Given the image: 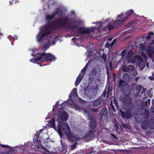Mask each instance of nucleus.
Instances as JSON below:
<instances>
[{
    "label": "nucleus",
    "mask_w": 154,
    "mask_h": 154,
    "mask_svg": "<svg viewBox=\"0 0 154 154\" xmlns=\"http://www.w3.org/2000/svg\"><path fill=\"white\" fill-rule=\"evenodd\" d=\"M51 23L54 24L52 25L51 24H46L42 26L40 32L37 36V41L40 42L43 40L44 38L49 34L51 32V28L53 29H64L67 31L68 29H78V32L81 34H88L94 32V29L93 27L87 28L84 27H79L77 25L74 24V22L72 19L68 17L62 18H58L56 20L53 21Z\"/></svg>",
    "instance_id": "1"
},
{
    "label": "nucleus",
    "mask_w": 154,
    "mask_h": 154,
    "mask_svg": "<svg viewBox=\"0 0 154 154\" xmlns=\"http://www.w3.org/2000/svg\"><path fill=\"white\" fill-rule=\"evenodd\" d=\"M50 127L53 128L56 131H57L60 136L63 134L62 132V130H63L70 140H77L79 139V138H76V136H74L71 133L69 126H51Z\"/></svg>",
    "instance_id": "2"
},
{
    "label": "nucleus",
    "mask_w": 154,
    "mask_h": 154,
    "mask_svg": "<svg viewBox=\"0 0 154 154\" xmlns=\"http://www.w3.org/2000/svg\"><path fill=\"white\" fill-rule=\"evenodd\" d=\"M124 96H122L119 100H121L123 104V109L125 110L132 109L133 107L132 98L130 96L131 94V90L128 89V91L125 92Z\"/></svg>",
    "instance_id": "3"
},
{
    "label": "nucleus",
    "mask_w": 154,
    "mask_h": 154,
    "mask_svg": "<svg viewBox=\"0 0 154 154\" xmlns=\"http://www.w3.org/2000/svg\"><path fill=\"white\" fill-rule=\"evenodd\" d=\"M43 129L39 130L37 131L36 135H35L33 139V143L30 146L32 149H35L37 148L38 149L42 148L43 149L45 150V148L42 146L41 144V141L38 140V137L39 134L42 132Z\"/></svg>",
    "instance_id": "4"
},
{
    "label": "nucleus",
    "mask_w": 154,
    "mask_h": 154,
    "mask_svg": "<svg viewBox=\"0 0 154 154\" xmlns=\"http://www.w3.org/2000/svg\"><path fill=\"white\" fill-rule=\"evenodd\" d=\"M84 112L85 114L87 115L88 119L90 120L89 123L91 125H97V122L94 117V115L91 110H85L84 111Z\"/></svg>",
    "instance_id": "5"
},
{
    "label": "nucleus",
    "mask_w": 154,
    "mask_h": 154,
    "mask_svg": "<svg viewBox=\"0 0 154 154\" xmlns=\"http://www.w3.org/2000/svg\"><path fill=\"white\" fill-rule=\"evenodd\" d=\"M125 20V18L122 20H120L117 17L116 20L113 22L112 25L111 24H109L105 27V28L106 29L108 28V31H110L117 25L122 24Z\"/></svg>",
    "instance_id": "6"
},
{
    "label": "nucleus",
    "mask_w": 154,
    "mask_h": 154,
    "mask_svg": "<svg viewBox=\"0 0 154 154\" xmlns=\"http://www.w3.org/2000/svg\"><path fill=\"white\" fill-rule=\"evenodd\" d=\"M40 56L42 57V62L45 60L49 61H54L56 60V57L51 53H40Z\"/></svg>",
    "instance_id": "7"
},
{
    "label": "nucleus",
    "mask_w": 154,
    "mask_h": 154,
    "mask_svg": "<svg viewBox=\"0 0 154 154\" xmlns=\"http://www.w3.org/2000/svg\"><path fill=\"white\" fill-rule=\"evenodd\" d=\"M119 88H121L122 91H125V92H128V89H129L130 90V88L128 85L125 81L122 79H121L119 80Z\"/></svg>",
    "instance_id": "8"
},
{
    "label": "nucleus",
    "mask_w": 154,
    "mask_h": 154,
    "mask_svg": "<svg viewBox=\"0 0 154 154\" xmlns=\"http://www.w3.org/2000/svg\"><path fill=\"white\" fill-rule=\"evenodd\" d=\"M131 110H127L126 112H124L122 110H120L121 114L123 119H128L131 117L132 114Z\"/></svg>",
    "instance_id": "9"
},
{
    "label": "nucleus",
    "mask_w": 154,
    "mask_h": 154,
    "mask_svg": "<svg viewBox=\"0 0 154 154\" xmlns=\"http://www.w3.org/2000/svg\"><path fill=\"white\" fill-rule=\"evenodd\" d=\"M32 55L35 57V59L33 58L31 59L30 60V62H33L35 63H37L38 64L41 63V62H42L41 59L42 58L40 56V53H38L35 56L33 54H32Z\"/></svg>",
    "instance_id": "10"
},
{
    "label": "nucleus",
    "mask_w": 154,
    "mask_h": 154,
    "mask_svg": "<svg viewBox=\"0 0 154 154\" xmlns=\"http://www.w3.org/2000/svg\"><path fill=\"white\" fill-rule=\"evenodd\" d=\"M134 12V11L133 10L131 9L126 11L125 14L126 16L124 17L123 14L121 13L120 15L117 16V18L120 20H122L125 18V20H124L125 21L128 19V17L133 13Z\"/></svg>",
    "instance_id": "11"
},
{
    "label": "nucleus",
    "mask_w": 154,
    "mask_h": 154,
    "mask_svg": "<svg viewBox=\"0 0 154 154\" xmlns=\"http://www.w3.org/2000/svg\"><path fill=\"white\" fill-rule=\"evenodd\" d=\"M123 71L124 72H128V71H133L135 69L134 66L132 65H129L128 66H124L123 67Z\"/></svg>",
    "instance_id": "12"
},
{
    "label": "nucleus",
    "mask_w": 154,
    "mask_h": 154,
    "mask_svg": "<svg viewBox=\"0 0 154 154\" xmlns=\"http://www.w3.org/2000/svg\"><path fill=\"white\" fill-rule=\"evenodd\" d=\"M102 99L99 97L96 99L92 101L91 102L92 103L93 106L94 107H97L99 106L102 103Z\"/></svg>",
    "instance_id": "13"
},
{
    "label": "nucleus",
    "mask_w": 154,
    "mask_h": 154,
    "mask_svg": "<svg viewBox=\"0 0 154 154\" xmlns=\"http://www.w3.org/2000/svg\"><path fill=\"white\" fill-rule=\"evenodd\" d=\"M94 131H90L85 136V139L86 141H89L92 140L93 136Z\"/></svg>",
    "instance_id": "14"
},
{
    "label": "nucleus",
    "mask_w": 154,
    "mask_h": 154,
    "mask_svg": "<svg viewBox=\"0 0 154 154\" xmlns=\"http://www.w3.org/2000/svg\"><path fill=\"white\" fill-rule=\"evenodd\" d=\"M67 115L68 114L66 112H60L59 113V118L63 121H66L68 119Z\"/></svg>",
    "instance_id": "15"
},
{
    "label": "nucleus",
    "mask_w": 154,
    "mask_h": 154,
    "mask_svg": "<svg viewBox=\"0 0 154 154\" xmlns=\"http://www.w3.org/2000/svg\"><path fill=\"white\" fill-rule=\"evenodd\" d=\"M146 52L149 57L151 58L154 54V50L151 47L148 48Z\"/></svg>",
    "instance_id": "16"
},
{
    "label": "nucleus",
    "mask_w": 154,
    "mask_h": 154,
    "mask_svg": "<svg viewBox=\"0 0 154 154\" xmlns=\"http://www.w3.org/2000/svg\"><path fill=\"white\" fill-rule=\"evenodd\" d=\"M83 75H82L81 73H80L79 76L77 77L76 79L75 82V86H77L80 83L83 78Z\"/></svg>",
    "instance_id": "17"
},
{
    "label": "nucleus",
    "mask_w": 154,
    "mask_h": 154,
    "mask_svg": "<svg viewBox=\"0 0 154 154\" xmlns=\"http://www.w3.org/2000/svg\"><path fill=\"white\" fill-rule=\"evenodd\" d=\"M110 90V88L109 86L106 87L103 91L102 95L103 97H106L107 94V96L108 97L109 95V91Z\"/></svg>",
    "instance_id": "18"
},
{
    "label": "nucleus",
    "mask_w": 154,
    "mask_h": 154,
    "mask_svg": "<svg viewBox=\"0 0 154 154\" xmlns=\"http://www.w3.org/2000/svg\"><path fill=\"white\" fill-rule=\"evenodd\" d=\"M54 17L53 15L52 14H51V15H47L46 16L45 19H46V20H48V23H47L46 24H48L49 23L51 24L50 23V21L52 19H54Z\"/></svg>",
    "instance_id": "19"
},
{
    "label": "nucleus",
    "mask_w": 154,
    "mask_h": 154,
    "mask_svg": "<svg viewBox=\"0 0 154 154\" xmlns=\"http://www.w3.org/2000/svg\"><path fill=\"white\" fill-rule=\"evenodd\" d=\"M129 79L130 76L128 73H125L124 74L123 76V80L125 81H127L129 80Z\"/></svg>",
    "instance_id": "20"
},
{
    "label": "nucleus",
    "mask_w": 154,
    "mask_h": 154,
    "mask_svg": "<svg viewBox=\"0 0 154 154\" xmlns=\"http://www.w3.org/2000/svg\"><path fill=\"white\" fill-rule=\"evenodd\" d=\"M59 13H62V11L60 9L58 8H57L56 10L52 14L55 17L56 16L58 15Z\"/></svg>",
    "instance_id": "21"
},
{
    "label": "nucleus",
    "mask_w": 154,
    "mask_h": 154,
    "mask_svg": "<svg viewBox=\"0 0 154 154\" xmlns=\"http://www.w3.org/2000/svg\"><path fill=\"white\" fill-rule=\"evenodd\" d=\"M108 114V110L106 108L104 109V110L103 111L101 114L102 116H106Z\"/></svg>",
    "instance_id": "22"
},
{
    "label": "nucleus",
    "mask_w": 154,
    "mask_h": 154,
    "mask_svg": "<svg viewBox=\"0 0 154 154\" xmlns=\"http://www.w3.org/2000/svg\"><path fill=\"white\" fill-rule=\"evenodd\" d=\"M55 119L54 118H52L48 122L50 125H55Z\"/></svg>",
    "instance_id": "23"
},
{
    "label": "nucleus",
    "mask_w": 154,
    "mask_h": 154,
    "mask_svg": "<svg viewBox=\"0 0 154 154\" xmlns=\"http://www.w3.org/2000/svg\"><path fill=\"white\" fill-rule=\"evenodd\" d=\"M97 71L96 68L93 69L91 72V74L93 76H95L96 75V74H97Z\"/></svg>",
    "instance_id": "24"
},
{
    "label": "nucleus",
    "mask_w": 154,
    "mask_h": 154,
    "mask_svg": "<svg viewBox=\"0 0 154 154\" xmlns=\"http://www.w3.org/2000/svg\"><path fill=\"white\" fill-rule=\"evenodd\" d=\"M71 92H72L73 95L75 96L77 95V88H74L72 90Z\"/></svg>",
    "instance_id": "25"
},
{
    "label": "nucleus",
    "mask_w": 154,
    "mask_h": 154,
    "mask_svg": "<svg viewBox=\"0 0 154 154\" xmlns=\"http://www.w3.org/2000/svg\"><path fill=\"white\" fill-rule=\"evenodd\" d=\"M139 48L140 50H144L145 48V47L142 43H141L139 45Z\"/></svg>",
    "instance_id": "26"
},
{
    "label": "nucleus",
    "mask_w": 154,
    "mask_h": 154,
    "mask_svg": "<svg viewBox=\"0 0 154 154\" xmlns=\"http://www.w3.org/2000/svg\"><path fill=\"white\" fill-rule=\"evenodd\" d=\"M135 57L136 59H137L139 61L141 62H143V58L141 56L139 55H135Z\"/></svg>",
    "instance_id": "27"
},
{
    "label": "nucleus",
    "mask_w": 154,
    "mask_h": 154,
    "mask_svg": "<svg viewBox=\"0 0 154 154\" xmlns=\"http://www.w3.org/2000/svg\"><path fill=\"white\" fill-rule=\"evenodd\" d=\"M32 142H28L27 143V145H28V146H25L24 148V150L27 151V149H28V147L29 148H31L30 146H31V145L32 144Z\"/></svg>",
    "instance_id": "28"
},
{
    "label": "nucleus",
    "mask_w": 154,
    "mask_h": 154,
    "mask_svg": "<svg viewBox=\"0 0 154 154\" xmlns=\"http://www.w3.org/2000/svg\"><path fill=\"white\" fill-rule=\"evenodd\" d=\"M111 110L112 112H114L116 113V109L115 108L114 106L112 104V103H111Z\"/></svg>",
    "instance_id": "29"
},
{
    "label": "nucleus",
    "mask_w": 154,
    "mask_h": 154,
    "mask_svg": "<svg viewBox=\"0 0 154 154\" xmlns=\"http://www.w3.org/2000/svg\"><path fill=\"white\" fill-rule=\"evenodd\" d=\"M101 58L103 59L104 61H106V54H103L101 56Z\"/></svg>",
    "instance_id": "30"
},
{
    "label": "nucleus",
    "mask_w": 154,
    "mask_h": 154,
    "mask_svg": "<svg viewBox=\"0 0 154 154\" xmlns=\"http://www.w3.org/2000/svg\"><path fill=\"white\" fill-rule=\"evenodd\" d=\"M141 54L143 58L146 60L147 59V56L146 54L143 52H142L141 53Z\"/></svg>",
    "instance_id": "31"
},
{
    "label": "nucleus",
    "mask_w": 154,
    "mask_h": 154,
    "mask_svg": "<svg viewBox=\"0 0 154 154\" xmlns=\"http://www.w3.org/2000/svg\"><path fill=\"white\" fill-rule=\"evenodd\" d=\"M77 144H78L77 142H76L74 144L72 145L71 146V150H72L74 149L75 148H76V146H77Z\"/></svg>",
    "instance_id": "32"
},
{
    "label": "nucleus",
    "mask_w": 154,
    "mask_h": 154,
    "mask_svg": "<svg viewBox=\"0 0 154 154\" xmlns=\"http://www.w3.org/2000/svg\"><path fill=\"white\" fill-rule=\"evenodd\" d=\"M92 111V112H97L99 109L98 108H92L91 110Z\"/></svg>",
    "instance_id": "33"
},
{
    "label": "nucleus",
    "mask_w": 154,
    "mask_h": 154,
    "mask_svg": "<svg viewBox=\"0 0 154 154\" xmlns=\"http://www.w3.org/2000/svg\"><path fill=\"white\" fill-rule=\"evenodd\" d=\"M2 154H13V151H11L5 152H3L2 153Z\"/></svg>",
    "instance_id": "34"
},
{
    "label": "nucleus",
    "mask_w": 154,
    "mask_h": 154,
    "mask_svg": "<svg viewBox=\"0 0 154 154\" xmlns=\"http://www.w3.org/2000/svg\"><path fill=\"white\" fill-rule=\"evenodd\" d=\"M126 54V51L125 50H124L122 51L121 52V55L122 57H124Z\"/></svg>",
    "instance_id": "35"
},
{
    "label": "nucleus",
    "mask_w": 154,
    "mask_h": 154,
    "mask_svg": "<svg viewBox=\"0 0 154 154\" xmlns=\"http://www.w3.org/2000/svg\"><path fill=\"white\" fill-rule=\"evenodd\" d=\"M114 103L116 105V107L117 108H118V102L117 100L116 99H114Z\"/></svg>",
    "instance_id": "36"
},
{
    "label": "nucleus",
    "mask_w": 154,
    "mask_h": 154,
    "mask_svg": "<svg viewBox=\"0 0 154 154\" xmlns=\"http://www.w3.org/2000/svg\"><path fill=\"white\" fill-rule=\"evenodd\" d=\"M49 45L48 44H46L45 45L44 48L45 50H47L49 48Z\"/></svg>",
    "instance_id": "37"
},
{
    "label": "nucleus",
    "mask_w": 154,
    "mask_h": 154,
    "mask_svg": "<svg viewBox=\"0 0 154 154\" xmlns=\"http://www.w3.org/2000/svg\"><path fill=\"white\" fill-rule=\"evenodd\" d=\"M148 127V126H141V128L144 130L147 129Z\"/></svg>",
    "instance_id": "38"
},
{
    "label": "nucleus",
    "mask_w": 154,
    "mask_h": 154,
    "mask_svg": "<svg viewBox=\"0 0 154 154\" xmlns=\"http://www.w3.org/2000/svg\"><path fill=\"white\" fill-rule=\"evenodd\" d=\"M86 69H85V68H83L81 70V72L84 73V74L85 73V72L86 70Z\"/></svg>",
    "instance_id": "39"
},
{
    "label": "nucleus",
    "mask_w": 154,
    "mask_h": 154,
    "mask_svg": "<svg viewBox=\"0 0 154 154\" xmlns=\"http://www.w3.org/2000/svg\"><path fill=\"white\" fill-rule=\"evenodd\" d=\"M116 39H114L113 41L111 43V45H110V46H113V45L115 43V41H116Z\"/></svg>",
    "instance_id": "40"
},
{
    "label": "nucleus",
    "mask_w": 154,
    "mask_h": 154,
    "mask_svg": "<svg viewBox=\"0 0 154 154\" xmlns=\"http://www.w3.org/2000/svg\"><path fill=\"white\" fill-rule=\"evenodd\" d=\"M1 146L2 147H8V146L7 145H1Z\"/></svg>",
    "instance_id": "41"
},
{
    "label": "nucleus",
    "mask_w": 154,
    "mask_h": 154,
    "mask_svg": "<svg viewBox=\"0 0 154 154\" xmlns=\"http://www.w3.org/2000/svg\"><path fill=\"white\" fill-rule=\"evenodd\" d=\"M151 111L152 113H154V107L151 108Z\"/></svg>",
    "instance_id": "42"
},
{
    "label": "nucleus",
    "mask_w": 154,
    "mask_h": 154,
    "mask_svg": "<svg viewBox=\"0 0 154 154\" xmlns=\"http://www.w3.org/2000/svg\"><path fill=\"white\" fill-rule=\"evenodd\" d=\"M140 78L139 77H136L135 78V80L136 81V82H137L138 80H139V79Z\"/></svg>",
    "instance_id": "43"
},
{
    "label": "nucleus",
    "mask_w": 154,
    "mask_h": 154,
    "mask_svg": "<svg viewBox=\"0 0 154 154\" xmlns=\"http://www.w3.org/2000/svg\"><path fill=\"white\" fill-rule=\"evenodd\" d=\"M153 32H152L150 31L148 33V34L150 35H152L153 34Z\"/></svg>",
    "instance_id": "44"
},
{
    "label": "nucleus",
    "mask_w": 154,
    "mask_h": 154,
    "mask_svg": "<svg viewBox=\"0 0 154 154\" xmlns=\"http://www.w3.org/2000/svg\"><path fill=\"white\" fill-rule=\"evenodd\" d=\"M149 78L151 80H154V78L152 76L149 77Z\"/></svg>",
    "instance_id": "45"
},
{
    "label": "nucleus",
    "mask_w": 154,
    "mask_h": 154,
    "mask_svg": "<svg viewBox=\"0 0 154 154\" xmlns=\"http://www.w3.org/2000/svg\"><path fill=\"white\" fill-rule=\"evenodd\" d=\"M148 102L147 101H146L145 102V105L146 106H147Z\"/></svg>",
    "instance_id": "46"
},
{
    "label": "nucleus",
    "mask_w": 154,
    "mask_h": 154,
    "mask_svg": "<svg viewBox=\"0 0 154 154\" xmlns=\"http://www.w3.org/2000/svg\"><path fill=\"white\" fill-rule=\"evenodd\" d=\"M149 128L152 129H154V126H149Z\"/></svg>",
    "instance_id": "47"
},
{
    "label": "nucleus",
    "mask_w": 154,
    "mask_h": 154,
    "mask_svg": "<svg viewBox=\"0 0 154 154\" xmlns=\"http://www.w3.org/2000/svg\"><path fill=\"white\" fill-rule=\"evenodd\" d=\"M149 104H150V100L149 99H148L147 100Z\"/></svg>",
    "instance_id": "48"
},
{
    "label": "nucleus",
    "mask_w": 154,
    "mask_h": 154,
    "mask_svg": "<svg viewBox=\"0 0 154 154\" xmlns=\"http://www.w3.org/2000/svg\"><path fill=\"white\" fill-rule=\"evenodd\" d=\"M109 43H107L106 44V45H105V46L106 47H109Z\"/></svg>",
    "instance_id": "49"
},
{
    "label": "nucleus",
    "mask_w": 154,
    "mask_h": 154,
    "mask_svg": "<svg viewBox=\"0 0 154 154\" xmlns=\"http://www.w3.org/2000/svg\"><path fill=\"white\" fill-rule=\"evenodd\" d=\"M90 60H89L88 62L86 64V65H87L88 66L89 65V64H90Z\"/></svg>",
    "instance_id": "50"
},
{
    "label": "nucleus",
    "mask_w": 154,
    "mask_h": 154,
    "mask_svg": "<svg viewBox=\"0 0 154 154\" xmlns=\"http://www.w3.org/2000/svg\"><path fill=\"white\" fill-rule=\"evenodd\" d=\"M88 66L87 65H86L85 66L84 68H85V69H87V68H88Z\"/></svg>",
    "instance_id": "51"
},
{
    "label": "nucleus",
    "mask_w": 154,
    "mask_h": 154,
    "mask_svg": "<svg viewBox=\"0 0 154 154\" xmlns=\"http://www.w3.org/2000/svg\"><path fill=\"white\" fill-rule=\"evenodd\" d=\"M91 126V128L92 129H94V128H95L96 126H94V125Z\"/></svg>",
    "instance_id": "52"
},
{
    "label": "nucleus",
    "mask_w": 154,
    "mask_h": 154,
    "mask_svg": "<svg viewBox=\"0 0 154 154\" xmlns=\"http://www.w3.org/2000/svg\"><path fill=\"white\" fill-rule=\"evenodd\" d=\"M150 36L149 35H148L146 36V38L147 39H148L149 38H150Z\"/></svg>",
    "instance_id": "53"
},
{
    "label": "nucleus",
    "mask_w": 154,
    "mask_h": 154,
    "mask_svg": "<svg viewBox=\"0 0 154 154\" xmlns=\"http://www.w3.org/2000/svg\"><path fill=\"white\" fill-rule=\"evenodd\" d=\"M112 135L113 137H114L116 139H117V138L116 137L114 134H112Z\"/></svg>",
    "instance_id": "54"
},
{
    "label": "nucleus",
    "mask_w": 154,
    "mask_h": 154,
    "mask_svg": "<svg viewBox=\"0 0 154 154\" xmlns=\"http://www.w3.org/2000/svg\"><path fill=\"white\" fill-rule=\"evenodd\" d=\"M9 4H10L11 5H13V3H12V2H11V1L10 2H9Z\"/></svg>",
    "instance_id": "55"
},
{
    "label": "nucleus",
    "mask_w": 154,
    "mask_h": 154,
    "mask_svg": "<svg viewBox=\"0 0 154 154\" xmlns=\"http://www.w3.org/2000/svg\"><path fill=\"white\" fill-rule=\"evenodd\" d=\"M70 94H71V95H69V98H70V97H71V95L72 94L71 92L70 93Z\"/></svg>",
    "instance_id": "56"
},
{
    "label": "nucleus",
    "mask_w": 154,
    "mask_h": 154,
    "mask_svg": "<svg viewBox=\"0 0 154 154\" xmlns=\"http://www.w3.org/2000/svg\"><path fill=\"white\" fill-rule=\"evenodd\" d=\"M94 23V24H97L98 23L97 22H93L92 23Z\"/></svg>",
    "instance_id": "57"
},
{
    "label": "nucleus",
    "mask_w": 154,
    "mask_h": 154,
    "mask_svg": "<svg viewBox=\"0 0 154 154\" xmlns=\"http://www.w3.org/2000/svg\"><path fill=\"white\" fill-rule=\"evenodd\" d=\"M152 76L153 77H154V72H152Z\"/></svg>",
    "instance_id": "58"
},
{
    "label": "nucleus",
    "mask_w": 154,
    "mask_h": 154,
    "mask_svg": "<svg viewBox=\"0 0 154 154\" xmlns=\"http://www.w3.org/2000/svg\"><path fill=\"white\" fill-rule=\"evenodd\" d=\"M123 126V127H124V128H126V127H127V126H125V125Z\"/></svg>",
    "instance_id": "59"
},
{
    "label": "nucleus",
    "mask_w": 154,
    "mask_h": 154,
    "mask_svg": "<svg viewBox=\"0 0 154 154\" xmlns=\"http://www.w3.org/2000/svg\"><path fill=\"white\" fill-rule=\"evenodd\" d=\"M75 39V38H72V40H73L74 39Z\"/></svg>",
    "instance_id": "60"
},
{
    "label": "nucleus",
    "mask_w": 154,
    "mask_h": 154,
    "mask_svg": "<svg viewBox=\"0 0 154 154\" xmlns=\"http://www.w3.org/2000/svg\"><path fill=\"white\" fill-rule=\"evenodd\" d=\"M152 44H154V40L152 41Z\"/></svg>",
    "instance_id": "61"
},
{
    "label": "nucleus",
    "mask_w": 154,
    "mask_h": 154,
    "mask_svg": "<svg viewBox=\"0 0 154 154\" xmlns=\"http://www.w3.org/2000/svg\"><path fill=\"white\" fill-rule=\"evenodd\" d=\"M68 125V124L67 123H66L65 124V125Z\"/></svg>",
    "instance_id": "62"
},
{
    "label": "nucleus",
    "mask_w": 154,
    "mask_h": 154,
    "mask_svg": "<svg viewBox=\"0 0 154 154\" xmlns=\"http://www.w3.org/2000/svg\"><path fill=\"white\" fill-rule=\"evenodd\" d=\"M110 65H112V62H111L109 63Z\"/></svg>",
    "instance_id": "63"
},
{
    "label": "nucleus",
    "mask_w": 154,
    "mask_h": 154,
    "mask_svg": "<svg viewBox=\"0 0 154 154\" xmlns=\"http://www.w3.org/2000/svg\"><path fill=\"white\" fill-rule=\"evenodd\" d=\"M63 103H64V102H63V103H62L61 104V106H62L63 104Z\"/></svg>",
    "instance_id": "64"
}]
</instances>
